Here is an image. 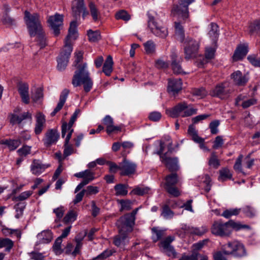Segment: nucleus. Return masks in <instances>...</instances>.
<instances>
[{
  "label": "nucleus",
  "instance_id": "9b49d317",
  "mask_svg": "<svg viewBox=\"0 0 260 260\" xmlns=\"http://www.w3.org/2000/svg\"><path fill=\"white\" fill-rule=\"evenodd\" d=\"M211 231L213 234L220 237H229L232 233L228 221L225 223L220 221H215L211 227Z\"/></svg>",
  "mask_w": 260,
  "mask_h": 260
},
{
  "label": "nucleus",
  "instance_id": "338daca9",
  "mask_svg": "<svg viewBox=\"0 0 260 260\" xmlns=\"http://www.w3.org/2000/svg\"><path fill=\"white\" fill-rule=\"evenodd\" d=\"M243 158V156L242 154H240L239 155L238 158L236 159L235 164L234 166V169L235 171H238L239 172H242V161Z\"/></svg>",
  "mask_w": 260,
  "mask_h": 260
},
{
  "label": "nucleus",
  "instance_id": "423d86ee",
  "mask_svg": "<svg viewBox=\"0 0 260 260\" xmlns=\"http://www.w3.org/2000/svg\"><path fill=\"white\" fill-rule=\"evenodd\" d=\"M180 181V178L176 173H171L165 178V188L173 197H178L181 194V191L175 186Z\"/></svg>",
  "mask_w": 260,
  "mask_h": 260
},
{
  "label": "nucleus",
  "instance_id": "aec40b11",
  "mask_svg": "<svg viewBox=\"0 0 260 260\" xmlns=\"http://www.w3.org/2000/svg\"><path fill=\"white\" fill-rule=\"evenodd\" d=\"M36 122L34 132L37 135H40L45 127L46 119L45 116L41 113L39 112L36 115Z\"/></svg>",
  "mask_w": 260,
  "mask_h": 260
},
{
  "label": "nucleus",
  "instance_id": "412c9836",
  "mask_svg": "<svg viewBox=\"0 0 260 260\" xmlns=\"http://www.w3.org/2000/svg\"><path fill=\"white\" fill-rule=\"evenodd\" d=\"M248 52V46L247 44L239 45L233 56V58L235 61H238L243 59Z\"/></svg>",
  "mask_w": 260,
  "mask_h": 260
},
{
  "label": "nucleus",
  "instance_id": "e2e57ef3",
  "mask_svg": "<svg viewBox=\"0 0 260 260\" xmlns=\"http://www.w3.org/2000/svg\"><path fill=\"white\" fill-rule=\"evenodd\" d=\"M121 205L120 211L129 210L132 208V202L129 200H121L119 201Z\"/></svg>",
  "mask_w": 260,
  "mask_h": 260
},
{
  "label": "nucleus",
  "instance_id": "a878e982",
  "mask_svg": "<svg viewBox=\"0 0 260 260\" xmlns=\"http://www.w3.org/2000/svg\"><path fill=\"white\" fill-rule=\"evenodd\" d=\"M74 176L82 178V181L86 182L87 184L95 179L94 173L88 169L75 173Z\"/></svg>",
  "mask_w": 260,
  "mask_h": 260
},
{
  "label": "nucleus",
  "instance_id": "2eb2a0df",
  "mask_svg": "<svg viewBox=\"0 0 260 260\" xmlns=\"http://www.w3.org/2000/svg\"><path fill=\"white\" fill-rule=\"evenodd\" d=\"M210 94L213 96H217L221 99H225L230 96V91L225 88L223 83H220L216 86L211 91Z\"/></svg>",
  "mask_w": 260,
  "mask_h": 260
},
{
  "label": "nucleus",
  "instance_id": "bf43d9fd",
  "mask_svg": "<svg viewBox=\"0 0 260 260\" xmlns=\"http://www.w3.org/2000/svg\"><path fill=\"white\" fill-rule=\"evenodd\" d=\"M122 128V124L119 125H114V124H112L108 127V129H106V132L108 135H110L111 134L114 133L116 134L119 132H121Z\"/></svg>",
  "mask_w": 260,
  "mask_h": 260
},
{
  "label": "nucleus",
  "instance_id": "f257e3e1",
  "mask_svg": "<svg viewBox=\"0 0 260 260\" xmlns=\"http://www.w3.org/2000/svg\"><path fill=\"white\" fill-rule=\"evenodd\" d=\"M72 84L75 87L83 85L84 91L88 92L93 86V81L90 77L86 63L78 66L72 78Z\"/></svg>",
  "mask_w": 260,
  "mask_h": 260
},
{
  "label": "nucleus",
  "instance_id": "58836bf2",
  "mask_svg": "<svg viewBox=\"0 0 260 260\" xmlns=\"http://www.w3.org/2000/svg\"><path fill=\"white\" fill-rule=\"evenodd\" d=\"M228 224L230 229L232 231L234 230L238 231L243 229H250V226L248 225L243 224L239 222H237L233 220H230L228 221Z\"/></svg>",
  "mask_w": 260,
  "mask_h": 260
},
{
  "label": "nucleus",
  "instance_id": "6e6552de",
  "mask_svg": "<svg viewBox=\"0 0 260 260\" xmlns=\"http://www.w3.org/2000/svg\"><path fill=\"white\" fill-rule=\"evenodd\" d=\"M193 2V0H178V4L173 5L171 14L183 19L187 18L188 16V6Z\"/></svg>",
  "mask_w": 260,
  "mask_h": 260
},
{
  "label": "nucleus",
  "instance_id": "b1692460",
  "mask_svg": "<svg viewBox=\"0 0 260 260\" xmlns=\"http://www.w3.org/2000/svg\"><path fill=\"white\" fill-rule=\"evenodd\" d=\"M77 22L76 21H72L70 23V27L69 29V33L67 36L64 44H71L70 40H75L78 37L77 33Z\"/></svg>",
  "mask_w": 260,
  "mask_h": 260
},
{
  "label": "nucleus",
  "instance_id": "1a4fd4ad",
  "mask_svg": "<svg viewBox=\"0 0 260 260\" xmlns=\"http://www.w3.org/2000/svg\"><path fill=\"white\" fill-rule=\"evenodd\" d=\"M63 16L58 13L48 17L47 22L54 36L57 37L60 34L63 27Z\"/></svg>",
  "mask_w": 260,
  "mask_h": 260
},
{
  "label": "nucleus",
  "instance_id": "680f3d73",
  "mask_svg": "<svg viewBox=\"0 0 260 260\" xmlns=\"http://www.w3.org/2000/svg\"><path fill=\"white\" fill-rule=\"evenodd\" d=\"M53 212L55 214L56 216V218L55 219V222L56 223L58 222L62 218L64 214L63 208L62 207H60L54 209L53 210Z\"/></svg>",
  "mask_w": 260,
  "mask_h": 260
},
{
  "label": "nucleus",
  "instance_id": "774afa93",
  "mask_svg": "<svg viewBox=\"0 0 260 260\" xmlns=\"http://www.w3.org/2000/svg\"><path fill=\"white\" fill-rule=\"evenodd\" d=\"M43 89L41 87H39L36 89L35 92L32 95L31 98L34 101L37 102L40 99L43 98Z\"/></svg>",
  "mask_w": 260,
  "mask_h": 260
},
{
  "label": "nucleus",
  "instance_id": "4d7b16f0",
  "mask_svg": "<svg viewBox=\"0 0 260 260\" xmlns=\"http://www.w3.org/2000/svg\"><path fill=\"white\" fill-rule=\"evenodd\" d=\"M1 21L5 25H12L15 24V20L11 18L7 13L3 14Z\"/></svg>",
  "mask_w": 260,
  "mask_h": 260
},
{
  "label": "nucleus",
  "instance_id": "20e7f679",
  "mask_svg": "<svg viewBox=\"0 0 260 260\" xmlns=\"http://www.w3.org/2000/svg\"><path fill=\"white\" fill-rule=\"evenodd\" d=\"M156 13L154 11H149L147 12L148 16V26L151 32L155 36L165 38L168 35L167 28L156 21L154 15Z\"/></svg>",
  "mask_w": 260,
  "mask_h": 260
},
{
  "label": "nucleus",
  "instance_id": "ddd939ff",
  "mask_svg": "<svg viewBox=\"0 0 260 260\" xmlns=\"http://www.w3.org/2000/svg\"><path fill=\"white\" fill-rule=\"evenodd\" d=\"M72 9L73 15L76 17H79L81 12L83 18L89 14L84 0H74L72 3Z\"/></svg>",
  "mask_w": 260,
  "mask_h": 260
},
{
  "label": "nucleus",
  "instance_id": "473e14b6",
  "mask_svg": "<svg viewBox=\"0 0 260 260\" xmlns=\"http://www.w3.org/2000/svg\"><path fill=\"white\" fill-rule=\"evenodd\" d=\"M73 125H70L67 122H63L61 126V136L62 138L64 137L67 133L68 134L65 138L64 142L67 144L69 143L71 138L72 134L74 132Z\"/></svg>",
  "mask_w": 260,
  "mask_h": 260
},
{
  "label": "nucleus",
  "instance_id": "c03bdc74",
  "mask_svg": "<svg viewBox=\"0 0 260 260\" xmlns=\"http://www.w3.org/2000/svg\"><path fill=\"white\" fill-rule=\"evenodd\" d=\"M175 35L181 42L184 40V32L182 26L179 22L175 23Z\"/></svg>",
  "mask_w": 260,
  "mask_h": 260
},
{
  "label": "nucleus",
  "instance_id": "bb28decb",
  "mask_svg": "<svg viewBox=\"0 0 260 260\" xmlns=\"http://www.w3.org/2000/svg\"><path fill=\"white\" fill-rule=\"evenodd\" d=\"M199 187L204 189L206 192H209L211 189V179L209 175H204L198 177Z\"/></svg>",
  "mask_w": 260,
  "mask_h": 260
},
{
  "label": "nucleus",
  "instance_id": "c756f323",
  "mask_svg": "<svg viewBox=\"0 0 260 260\" xmlns=\"http://www.w3.org/2000/svg\"><path fill=\"white\" fill-rule=\"evenodd\" d=\"M89 13L94 22H98L102 18V14L98 7L92 2H90L88 4Z\"/></svg>",
  "mask_w": 260,
  "mask_h": 260
},
{
  "label": "nucleus",
  "instance_id": "49530a36",
  "mask_svg": "<svg viewBox=\"0 0 260 260\" xmlns=\"http://www.w3.org/2000/svg\"><path fill=\"white\" fill-rule=\"evenodd\" d=\"M87 36L88 40L90 42H96L99 41L101 38V34L99 30L93 31L89 29L87 31Z\"/></svg>",
  "mask_w": 260,
  "mask_h": 260
},
{
  "label": "nucleus",
  "instance_id": "6e6d98bb",
  "mask_svg": "<svg viewBox=\"0 0 260 260\" xmlns=\"http://www.w3.org/2000/svg\"><path fill=\"white\" fill-rule=\"evenodd\" d=\"M249 29L251 34L260 35V20L254 22L249 26Z\"/></svg>",
  "mask_w": 260,
  "mask_h": 260
},
{
  "label": "nucleus",
  "instance_id": "13d9d810",
  "mask_svg": "<svg viewBox=\"0 0 260 260\" xmlns=\"http://www.w3.org/2000/svg\"><path fill=\"white\" fill-rule=\"evenodd\" d=\"M83 53L81 51H78L76 53L75 59L73 66L77 69L78 66H82L84 63L82 62Z\"/></svg>",
  "mask_w": 260,
  "mask_h": 260
},
{
  "label": "nucleus",
  "instance_id": "393cba45",
  "mask_svg": "<svg viewBox=\"0 0 260 260\" xmlns=\"http://www.w3.org/2000/svg\"><path fill=\"white\" fill-rule=\"evenodd\" d=\"M29 86L27 83H22L18 85V90L22 101L25 104L29 103V96L28 94Z\"/></svg>",
  "mask_w": 260,
  "mask_h": 260
},
{
  "label": "nucleus",
  "instance_id": "a211bd4d",
  "mask_svg": "<svg viewBox=\"0 0 260 260\" xmlns=\"http://www.w3.org/2000/svg\"><path fill=\"white\" fill-rule=\"evenodd\" d=\"M127 232L119 231V234L113 238V243L117 247H123L129 242Z\"/></svg>",
  "mask_w": 260,
  "mask_h": 260
},
{
  "label": "nucleus",
  "instance_id": "052dcab7",
  "mask_svg": "<svg viewBox=\"0 0 260 260\" xmlns=\"http://www.w3.org/2000/svg\"><path fill=\"white\" fill-rule=\"evenodd\" d=\"M63 147L64 157H67L74 153V149L73 146L71 144H70L69 143H68L67 144L66 142H64Z\"/></svg>",
  "mask_w": 260,
  "mask_h": 260
},
{
  "label": "nucleus",
  "instance_id": "4be33fe9",
  "mask_svg": "<svg viewBox=\"0 0 260 260\" xmlns=\"http://www.w3.org/2000/svg\"><path fill=\"white\" fill-rule=\"evenodd\" d=\"M234 83L238 86H244L247 82L248 79L246 76L243 75L240 71H237L231 75Z\"/></svg>",
  "mask_w": 260,
  "mask_h": 260
},
{
  "label": "nucleus",
  "instance_id": "5701e85b",
  "mask_svg": "<svg viewBox=\"0 0 260 260\" xmlns=\"http://www.w3.org/2000/svg\"><path fill=\"white\" fill-rule=\"evenodd\" d=\"M182 82L180 79L169 80L168 90L170 93L175 94L182 89Z\"/></svg>",
  "mask_w": 260,
  "mask_h": 260
},
{
  "label": "nucleus",
  "instance_id": "603ef678",
  "mask_svg": "<svg viewBox=\"0 0 260 260\" xmlns=\"http://www.w3.org/2000/svg\"><path fill=\"white\" fill-rule=\"evenodd\" d=\"M174 214V212L170 209L168 205H165L163 206L161 215L165 219H171L173 217Z\"/></svg>",
  "mask_w": 260,
  "mask_h": 260
},
{
  "label": "nucleus",
  "instance_id": "a19ab883",
  "mask_svg": "<svg viewBox=\"0 0 260 260\" xmlns=\"http://www.w3.org/2000/svg\"><path fill=\"white\" fill-rule=\"evenodd\" d=\"M1 144L6 145L10 150H14L20 146L21 142L19 140H6L1 141Z\"/></svg>",
  "mask_w": 260,
  "mask_h": 260
},
{
  "label": "nucleus",
  "instance_id": "6ab92c4d",
  "mask_svg": "<svg viewBox=\"0 0 260 260\" xmlns=\"http://www.w3.org/2000/svg\"><path fill=\"white\" fill-rule=\"evenodd\" d=\"M186 108L185 103H181L177 105L171 109L166 110V113L170 116L175 118L178 116H181L183 114L184 110Z\"/></svg>",
  "mask_w": 260,
  "mask_h": 260
},
{
  "label": "nucleus",
  "instance_id": "4c0bfd02",
  "mask_svg": "<svg viewBox=\"0 0 260 260\" xmlns=\"http://www.w3.org/2000/svg\"><path fill=\"white\" fill-rule=\"evenodd\" d=\"M208 165L210 168L217 169L220 166V162L215 152L213 151L208 159Z\"/></svg>",
  "mask_w": 260,
  "mask_h": 260
},
{
  "label": "nucleus",
  "instance_id": "5fc2aeb1",
  "mask_svg": "<svg viewBox=\"0 0 260 260\" xmlns=\"http://www.w3.org/2000/svg\"><path fill=\"white\" fill-rule=\"evenodd\" d=\"M36 36H37V41L38 45L41 48H44L46 46V39L43 30L38 32Z\"/></svg>",
  "mask_w": 260,
  "mask_h": 260
},
{
  "label": "nucleus",
  "instance_id": "4468645a",
  "mask_svg": "<svg viewBox=\"0 0 260 260\" xmlns=\"http://www.w3.org/2000/svg\"><path fill=\"white\" fill-rule=\"evenodd\" d=\"M59 138V134L57 131L55 129H51L46 132L43 141L44 145L48 147L55 144Z\"/></svg>",
  "mask_w": 260,
  "mask_h": 260
},
{
  "label": "nucleus",
  "instance_id": "79ce46f5",
  "mask_svg": "<svg viewBox=\"0 0 260 260\" xmlns=\"http://www.w3.org/2000/svg\"><path fill=\"white\" fill-rule=\"evenodd\" d=\"M219 172L218 180L220 181H224L227 179H231L232 178V174L227 168H222Z\"/></svg>",
  "mask_w": 260,
  "mask_h": 260
},
{
  "label": "nucleus",
  "instance_id": "39448f33",
  "mask_svg": "<svg viewBox=\"0 0 260 260\" xmlns=\"http://www.w3.org/2000/svg\"><path fill=\"white\" fill-rule=\"evenodd\" d=\"M139 208H136L131 213H127L121 216L117 221L119 231L127 233L133 230L137 214Z\"/></svg>",
  "mask_w": 260,
  "mask_h": 260
},
{
  "label": "nucleus",
  "instance_id": "9d476101",
  "mask_svg": "<svg viewBox=\"0 0 260 260\" xmlns=\"http://www.w3.org/2000/svg\"><path fill=\"white\" fill-rule=\"evenodd\" d=\"M72 50L73 48L71 45L64 44L57 60V68L59 71H63L66 68Z\"/></svg>",
  "mask_w": 260,
  "mask_h": 260
},
{
  "label": "nucleus",
  "instance_id": "0eeeda50",
  "mask_svg": "<svg viewBox=\"0 0 260 260\" xmlns=\"http://www.w3.org/2000/svg\"><path fill=\"white\" fill-rule=\"evenodd\" d=\"M224 254H233L236 257H242L246 255V250L244 245L238 241L229 242L222 247Z\"/></svg>",
  "mask_w": 260,
  "mask_h": 260
},
{
  "label": "nucleus",
  "instance_id": "f8f14e48",
  "mask_svg": "<svg viewBox=\"0 0 260 260\" xmlns=\"http://www.w3.org/2000/svg\"><path fill=\"white\" fill-rule=\"evenodd\" d=\"M216 51L215 48L206 47L205 53V57L202 55L196 56V66L199 68H204L205 65L209 62L214 58Z\"/></svg>",
  "mask_w": 260,
  "mask_h": 260
},
{
  "label": "nucleus",
  "instance_id": "09e8293b",
  "mask_svg": "<svg viewBox=\"0 0 260 260\" xmlns=\"http://www.w3.org/2000/svg\"><path fill=\"white\" fill-rule=\"evenodd\" d=\"M14 246L13 242L8 238H0V248L5 247V250L10 251Z\"/></svg>",
  "mask_w": 260,
  "mask_h": 260
},
{
  "label": "nucleus",
  "instance_id": "de8ad7c7",
  "mask_svg": "<svg viewBox=\"0 0 260 260\" xmlns=\"http://www.w3.org/2000/svg\"><path fill=\"white\" fill-rule=\"evenodd\" d=\"M150 191V188L146 186H137L132 190L131 193L138 195L143 196L148 194Z\"/></svg>",
  "mask_w": 260,
  "mask_h": 260
},
{
  "label": "nucleus",
  "instance_id": "e433bc0d",
  "mask_svg": "<svg viewBox=\"0 0 260 260\" xmlns=\"http://www.w3.org/2000/svg\"><path fill=\"white\" fill-rule=\"evenodd\" d=\"M86 234V233H85L83 236L78 235L75 237V241L76 243V245L74 250L72 253L73 256H75L77 254H78L80 253V250L83 245L82 241Z\"/></svg>",
  "mask_w": 260,
  "mask_h": 260
},
{
  "label": "nucleus",
  "instance_id": "f03ea898",
  "mask_svg": "<svg viewBox=\"0 0 260 260\" xmlns=\"http://www.w3.org/2000/svg\"><path fill=\"white\" fill-rule=\"evenodd\" d=\"M24 20L31 37L35 36L38 32L42 30L40 15L38 13L31 14L28 11H25Z\"/></svg>",
  "mask_w": 260,
  "mask_h": 260
},
{
  "label": "nucleus",
  "instance_id": "7ed1b4c3",
  "mask_svg": "<svg viewBox=\"0 0 260 260\" xmlns=\"http://www.w3.org/2000/svg\"><path fill=\"white\" fill-rule=\"evenodd\" d=\"M172 142L169 143L168 144V152L165 154H162V152L164 150L165 146L164 143L160 142V149L157 153L160 155L161 162L166 165L169 171L171 172H174L177 171L179 169V166L178 164V158L177 157H171L168 156V153H172L173 151V149L172 147Z\"/></svg>",
  "mask_w": 260,
  "mask_h": 260
},
{
  "label": "nucleus",
  "instance_id": "8fccbe9b",
  "mask_svg": "<svg viewBox=\"0 0 260 260\" xmlns=\"http://www.w3.org/2000/svg\"><path fill=\"white\" fill-rule=\"evenodd\" d=\"M241 209V211L247 217L252 218L256 215V212L255 210L250 206H245Z\"/></svg>",
  "mask_w": 260,
  "mask_h": 260
},
{
  "label": "nucleus",
  "instance_id": "0e129e2a",
  "mask_svg": "<svg viewBox=\"0 0 260 260\" xmlns=\"http://www.w3.org/2000/svg\"><path fill=\"white\" fill-rule=\"evenodd\" d=\"M175 238L173 236H168L166 237L165 239L162 240L160 242V246L164 249L170 246L171 245V243L174 240Z\"/></svg>",
  "mask_w": 260,
  "mask_h": 260
},
{
  "label": "nucleus",
  "instance_id": "ea45409f",
  "mask_svg": "<svg viewBox=\"0 0 260 260\" xmlns=\"http://www.w3.org/2000/svg\"><path fill=\"white\" fill-rule=\"evenodd\" d=\"M151 239L153 242L155 243L161 239L164 236L165 231L158 229L157 227H153L151 229Z\"/></svg>",
  "mask_w": 260,
  "mask_h": 260
},
{
  "label": "nucleus",
  "instance_id": "7c9ffc66",
  "mask_svg": "<svg viewBox=\"0 0 260 260\" xmlns=\"http://www.w3.org/2000/svg\"><path fill=\"white\" fill-rule=\"evenodd\" d=\"M69 93V90L67 89H64L62 90L60 95L59 101L57 106L54 109L53 111L51 113V115L52 116H55V114L62 109L63 105L64 104L66 101Z\"/></svg>",
  "mask_w": 260,
  "mask_h": 260
},
{
  "label": "nucleus",
  "instance_id": "69168bd1",
  "mask_svg": "<svg viewBox=\"0 0 260 260\" xmlns=\"http://www.w3.org/2000/svg\"><path fill=\"white\" fill-rule=\"evenodd\" d=\"M161 114L158 111H153L149 113L148 118L150 120L154 122L158 121L161 118Z\"/></svg>",
  "mask_w": 260,
  "mask_h": 260
},
{
  "label": "nucleus",
  "instance_id": "dca6fc26",
  "mask_svg": "<svg viewBox=\"0 0 260 260\" xmlns=\"http://www.w3.org/2000/svg\"><path fill=\"white\" fill-rule=\"evenodd\" d=\"M136 165L135 164L130 162L126 159L120 164V170L121 175L128 176L135 172Z\"/></svg>",
  "mask_w": 260,
  "mask_h": 260
},
{
  "label": "nucleus",
  "instance_id": "f704fd0d",
  "mask_svg": "<svg viewBox=\"0 0 260 260\" xmlns=\"http://www.w3.org/2000/svg\"><path fill=\"white\" fill-rule=\"evenodd\" d=\"M145 53L149 55L156 53V44L152 40H149L143 44Z\"/></svg>",
  "mask_w": 260,
  "mask_h": 260
},
{
  "label": "nucleus",
  "instance_id": "c9c22d12",
  "mask_svg": "<svg viewBox=\"0 0 260 260\" xmlns=\"http://www.w3.org/2000/svg\"><path fill=\"white\" fill-rule=\"evenodd\" d=\"M113 61L112 57L111 56L109 55L104 63L103 67V72L106 76H109L111 75L113 71Z\"/></svg>",
  "mask_w": 260,
  "mask_h": 260
},
{
  "label": "nucleus",
  "instance_id": "c85d7f7f",
  "mask_svg": "<svg viewBox=\"0 0 260 260\" xmlns=\"http://www.w3.org/2000/svg\"><path fill=\"white\" fill-rule=\"evenodd\" d=\"M37 238L40 244H47L52 240L53 234L50 230H44L37 235Z\"/></svg>",
  "mask_w": 260,
  "mask_h": 260
},
{
  "label": "nucleus",
  "instance_id": "864d4df0",
  "mask_svg": "<svg viewBox=\"0 0 260 260\" xmlns=\"http://www.w3.org/2000/svg\"><path fill=\"white\" fill-rule=\"evenodd\" d=\"M25 206V204L23 203H19L14 206V209L16 212L15 215V217L16 218H19L22 216Z\"/></svg>",
  "mask_w": 260,
  "mask_h": 260
},
{
  "label": "nucleus",
  "instance_id": "72a5a7b5",
  "mask_svg": "<svg viewBox=\"0 0 260 260\" xmlns=\"http://www.w3.org/2000/svg\"><path fill=\"white\" fill-rule=\"evenodd\" d=\"M26 118H31V115L28 112H24L20 116L12 114L10 118V122L13 124L20 123L22 120Z\"/></svg>",
  "mask_w": 260,
  "mask_h": 260
},
{
  "label": "nucleus",
  "instance_id": "cd10ccee",
  "mask_svg": "<svg viewBox=\"0 0 260 260\" xmlns=\"http://www.w3.org/2000/svg\"><path fill=\"white\" fill-rule=\"evenodd\" d=\"M208 34L210 38L213 41V43L216 46L219 35V27L216 23L211 22L210 24Z\"/></svg>",
  "mask_w": 260,
  "mask_h": 260
},
{
  "label": "nucleus",
  "instance_id": "2f4dec72",
  "mask_svg": "<svg viewBox=\"0 0 260 260\" xmlns=\"http://www.w3.org/2000/svg\"><path fill=\"white\" fill-rule=\"evenodd\" d=\"M184 53L186 59H190L194 55V42L192 40L186 39L184 42Z\"/></svg>",
  "mask_w": 260,
  "mask_h": 260
},
{
  "label": "nucleus",
  "instance_id": "37998d69",
  "mask_svg": "<svg viewBox=\"0 0 260 260\" xmlns=\"http://www.w3.org/2000/svg\"><path fill=\"white\" fill-rule=\"evenodd\" d=\"M115 195L117 196H125L127 194V185L123 184H118L114 186Z\"/></svg>",
  "mask_w": 260,
  "mask_h": 260
},
{
  "label": "nucleus",
  "instance_id": "a18cd8bd",
  "mask_svg": "<svg viewBox=\"0 0 260 260\" xmlns=\"http://www.w3.org/2000/svg\"><path fill=\"white\" fill-rule=\"evenodd\" d=\"M77 213L73 210H70L63 218V221L66 224L75 221L77 217Z\"/></svg>",
  "mask_w": 260,
  "mask_h": 260
},
{
  "label": "nucleus",
  "instance_id": "f3484780",
  "mask_svg": "<svg viewBox=\"0 0 260 260\" xmlns=\"http://www.w3.org/2000/svg\"><path fill=\"white\" fill-rule=\"evenodd\" d=\"M49 166V165L42 164L39 159H34L30 167V172L32 174L39 176Z\"/></svg>",
  "mask_w": 260,
  "mask_h": 260
},
{
  "label": "nucleus",
  "instance_id": "3c124183",
  "mask_svg": "<svg viewBox=\"0 0 260 260\" xmlns=\"http://www.w3.org/2000/svg\"><path fill=\"white\" fill-rule=\"evenodd\" d=\"M241 210V208L227 209L224 211L221 215L226 218H229L233 215H238Z\"/></svg>",
  "mask_w": 260,
  "mask_h": 260
}]
</instances>
